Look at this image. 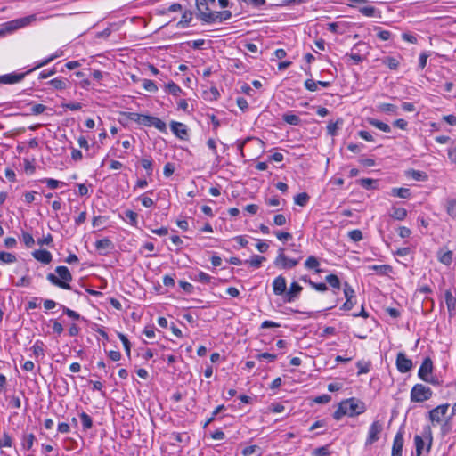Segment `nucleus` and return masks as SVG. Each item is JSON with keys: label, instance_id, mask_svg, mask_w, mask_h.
Here are the masks:
<instances>
[{"label": "nucleus", "instance_id": "1", "mask_svg": "<svg viewBox=\"0 0 456 456\" xmlns=\"http://www.w3.org/2000/svg\"><path fill=\"white\" fill-rule=\"evenodd\" d=\"M365 411L366 406L362 401L355 397H351L342 401L338 404V409L333 413V418L336 420H339L345 415L354 417L365 412Z\"/></svg>", "mask_w": 456, "mask_h": 456}, {"label": "nucleus", "instance_id": "2", "mask_svg": "<svg viewBox=\"0 0 456 456\" xmlns=\"http://www.w3.org/2000/svg\"><path fill=\"white\" fill-rule=\"evenodd\" d=\"M433 444V436L430 427H425L422 435L414 436L416 456H428Z\"/></svg>", "mask_w": 456, "mask_h": 456}, {"label": "nucleus", "instance_id": "3", "mask_svg": "<svg viewBox=\"0 0 456 456\" xmlns=\"http://www.w3.org/2000/svg\"><path fill=\"white\" fill-rule=\"evenodd\" d=\"M56 276L53 273H48L46 279L54 286L63 289H71L69 282L72 281V275L67 266H57L55 268Z\"/></svg>", "mask_w": 456, "mask_h": 456}, {"label": "nucleus", "instance_id": "4", "mask_svg": "<svg viewBox=\"0 0 456 456\" xmlns=\"http://www.w3.org/2000/svg\"><path fill=\"white\" fill-rule=\"evenodd\" d=\"M45 17L37 18V14H31L27 17H22L20 19H16L3 24V28L1 30L4 31V35L9 32H12L16 29L24 28L29 25L31 22L36 20H43Z\"/></svg>", "mask_w": 456, "mask_h": 456}, {"label": "nucleus", "instance_id": "5", "mask_svg": "<svg viewBox=\"0 0 456 456\" xmlns=\"http://www.w3.org/2000/svg\"><path fill=\"white\" fill-rule=\"evenodd\" d=\"M433 362L429 357H426L418 371V376L420 379L432 385H439L438 378L432 375Z\"/></svg>", "mask_w": 456, "mask_h": 456}, {"label": "nucleus", "instance_id": "6", "mask_svg": "<svg viewBox=\"0 0 456 456\" xmlns=\"http://www.w3.org/2000/svg\"><path fill=\"white\" fill-rule=\"evenodd\" d=\"M433 391L423 384H416L411 390V401L412 403H423L432 397Z\"/></svg>", "mask_w": 456, "mask_h": 456}, {"label": "nucleus", "instance_id": "7", "mask_svg": "<svg viewBox=\"0 0 456 456\" xmlns=\"http://www.w3.org/2000/svg\"><path fill=\"white\" fill-rule=\"evenodd\" d=\"M449 406V403H444L429 411L428 418L432 424H440L442 422Z\"/></svg>", "mask_w": 456, "mask_h": 456}, {"label": "nucleus", "instance_id": "8", "mask_svg": "<svg viewBox=\"0 0 456 456\" xmlns=\"http://www.w3.org/2000/svg\"><path fill=\"white\" fill-rule=\"evenodd\" d=\"M298 262H299L298 259H289L284 255V249L280 248L279 254H278L277 257L275 258L273 264L275 265V266L281 268V269H290V268L295 267L298 264Z\"/></svg>", "mask_w": 456, "mask_h": 456}, {"label": "nucleus", "instance_id": "9", "mask_svg": "<svg viewBox=\"0 0 456 456\" xmlns=\"http://www.w3.org/2000/svg\"><path fill=\"white\" fill-rule=\"evenodd\" d=\"M344 295L346 297V302L340 307L341 310L349 311L351 310L355 304V292L354 289L348 284V282H344Z\"/></svg>", "mask_w": 456, "mask_h": 456}, {"label": "nucleus", "instance_id": "10", "mask_svg": "<svg viewBox=\"0 0 456 456\" xmlns=\"http://www.w3.org/2000/svg\"><path fill=\"white\" fill-rule=\"evenodd\" d=\"M383 430L382 423L379 420L374 421L369 428L368 436L365 442L366 445H370L379 439V434Z\"/></svg>", "mask_w": 456, "mask_h": 456}, {"label": "nucleus", "instance_id": "11", "mask_svg": "<svg viewBox=\"0 0 456 456\" xmlns=\"http://www.w3.org/2000/svg\"><path fill=\"white\" fill-rule=\"evenodd\" d=\"M216 0H196V6H197V16L200 18L202 21L206 22V20L208 18L206 15L212 14L213 12H209V4H214Z\"/></svg>", "mask_w": 456, "mask_h": 456}, {"label": "nucleus", "instance_id": "12", "mask_svg": "<svg viewBox=\"0 0 456 456\" xmlns=\"http://www.w3.org/2000/svg\"><path fill=\"white\" fill-rule=\"evenodd\" d=\"M396 367L399 372L406 373L412 368V361L409 359L403 352H399L396 355Z\"/></svg>", "mask_w": 456, "mask_h": 456}, {"label": "nucleus", "instance_id": "13", "mask_svg": "<svg viewBox=\"0 0 456 456\" xmlns=\"http://www.w3.org/2000/svg\"><path fill=\"white\" fill-rule=\"evenodd\" d=\"M302 290V286L296 281L292 282L284 296L285 302L291 303L295 301L299 297Z\"/></svg>", "mask_w": 456, "mask_h": 456}, {"label": "nucleus", "instance_id": "14", "mask_svg": "<svg viewBox=\"0 0 456 456\" xmlns=\"http://www.w3.org/2000/svg\"><path fill=\"white\" fill-rule=\"evenodd\" d=\"M403 443V432L399 430L394 437L391 456H402Z\"/></svg>", "mask_w": 456, "mask_h": 456}, {"label": "nucleus", "instance_id": "15", "mask_svg": "<svg viewBox=\"0 0 456 456\" xmlns=\"http://www.w3.org/2000/svg\"><path fill=\"white\" fill-rule=\"evenodd\" d=\"M273 290L276 296H282L287 291L286 279L282 275H279L273 281Z\"/></svg>", "mask_w": 456, "mask_h": 456}, {"label": "nucleus", "instance_id": "16", "mask_svg": "<svg viewBox=\"0 0 456 456\" xmlns=\"http://www.w3.org/2000/svg\"><path fill=\"white\" fill-rule=\"evenodd\" d=\"M170 128L171 131L177 136L178 138L182 140H185L188 137V129L186 125L177 122V121H172L170 123Z\"/></svg>", "mask_w": 456, "mask_h": 456}, {"label": "nucleus", "instance_id": "17", "mask_svg": "<svg viewBox=\"0 0 456 456\" xmlns=\"http://www.w3.org/2000/svg\"><path fill=\"white\" fill-rule=\"evenodd\" d=\"M28 75L27 72L24 73H10L0 76V83L1 84H16L24 79V77Z\"/></svg>", "mask_w": 456, "mask_h": 456}, {"label": "nucleus", "instance_id": "18", "mask_svg": "<svg viewBox=\"0 0 456 456\" xmlns=\"http://www.w3.org/2000/svg\"><path fill=\"white\" fill-rule=\"evenodd\" d=\"M208 20H206L207 23H213L216 21H224L229 20L232 17V12L230 11H223V12H213L212 14L206 15Z\"/></svg>", "mask_w": 456, "mask_h": 456}, {"label": "nucleus", "instance_id": "19", "mask_svg": "<svg viewBox=\"0 0 456 456\" xmlns=\"http://www.w3.org/2000/svg\"><path fill=\"white\" fill-rule=\"evenodd\" d=\"M124 115H126L127 117V118L130 119L131 121H134V122L141 124V125H144L146 126H149V120H151L150 119L151 116H149V115H143V114H139V113H135V112H127V113H124Z\"/></svg>", "mask_w": 456, "mask_h": 456}, {"label": "nucleus", "instance_id": "20", "mask_svg": "<svg viewBox=\"0 0 456 456\" xmlns=\"http://www.w3.org/2000/svg\"><path fill=\"white\" fill-rule=\"evenodd\" d=\"M32 255L35 259L45 265L52 261V254L46 249L35 250Z\"/></svg>", "mask_w": 456, "mask_h": 456}, {"label": "nucleus", "instance_id": "21", "mask_svg": "<svg viewBox=\"0 0 456 456\" xmlns=\"http://www.w3.org/2000/svg\"><path fill=\"white\" fill-rule=\"evenodd\" d=\"M62 54V52L61 51H57L56 53H53L52 55H50L49 57L45 58V60L41 61H38L36 66L32 69H30L29 70L27 71L28 74H29L30 72L41 68V67H44L45 65H47L48 63H50L51 61H53V60H55L56 58L60 57L61 55Z\"/></svg>", "mask_w": 456, "mask_h": 456}, {"label": "nucleus", "instance_id": "22", "mask_svg": "<svg viewBox=\"0 0 456 456\" xmlns=\"http://www.w3.org/2000/svg\"><path fill=\"white\" fill-rule=\"evenodd\" d=\"M444 298H445V303H446L448 312H449L450 315H452V314H453V311L456 308V297H453L451 290H446L444 293Z\"/></svg>", "mask_w": 456, "mask_h": 456}, {"label": "nucleus", "instance_id": "23", "mask_svg": "<svg viewBox=\"0 0 456 456\" xmlns=\"http://www.w3.org/2000/svg\"><path fill=\"white\" fill-rule=\"evenodd\" d=\"M380 61L392 70L397 69L400 64L399 59L393 56H386Z\"/></svg>", "mask_w": 456, "mask_h": 456}, {"label": "nucleus", "instance_id": "24", "mask_svg": "<svg viewBox=\"0 0 456 456\" xmlns=\"http://www.w3.org/2000/svg\"><path fill=\"white\" fill-rule=\"evenodd\" d=\"M367 121L370 126H372L385 133H389L391 131V127L389 126V125H387L382 121H379L376 118H369L367 119Z\"/></svg>", "mask_w": 456, "mask_h": 456}, {"label": "nucleus", "instance_id": "25", "mask_svg": "<svg viewBox=\"0 0 456 456\" xmlns=\"http://www.w3.org/2000/svg\"><path fill=\"white\" fill-rule=\"evenodd\" d=\"M319 260L314 256H310L305 262V266L306 269L314 270L317 273L322 272V270L319 269Z\"/></svg>", "mask_w": 456, "mask_h": 456}, {"label": "nucleus", "instance_id": "26", "mask_svg": "<svg viewBox=\"0 0 456 456\" xmlns=\"http://www.w3.org/2000/svg\"><path fill=\"white\" fill-rule=\"evenodd\" d=\"M189 277L191 280L203 283V284H208L212 280V277L209 274H208L202 271H200L195 275H190Z\"/></svg>", "mask_w": 456, "mask_h": 456}, {"label": "nucleus", "instance_id": "27", "mask_svg": "<svg viewBox=\"0 0 456 456\" xmlns=\"http://www.w3.org/2000/svg\"><path fill=\"white\" fill-rule=\"evenodd\" d=\"M69 81L62 77H55L48 82V84L57 90H63L67 88Z\"/></svg>", "mask_w": 456, "mask_h": 456}, {"label": "nucleus", "instance_id": "28", "mask_svg": "<svg viewBox=\"0 0 456 456\" xmlns=\"http://www.w3.org/2000/svg\"><path fill=\"white\" fill-rule=\"evenodd\" d=\"M361 46L367 47L365 44L358 43L354 45V46L352 49V53L348 55L354 61L355 64L361 63L364 60V57L360 53L354 52Z\"/></svg>", "mask_w": 456, "mask_h": 456}, {"label": "nucleus", "instance_id": "29", "mask_svg": "<svg viewBox=\"0 0 456 456\" xmlns=\"http://www.w3.org/2000/svg\"><path fill=\"white\" fill-rule=\"evenodd\" d=\"M150 119L151 120H149L148 126H154L160 132H166L167 126H166V123L164 121H162L159 118L151 117V116L150 117Z\"/></svg>", "mask_w": 456, "mask_h": 456}, {"label": "nucleus", "instance_id": "30", "mask_svg": "<svg viewBox=\"0 0 456 456\" xmlns=\"http://www.w3.org/2000/svg\"><path fill=\"white\" fill-rule=\"evenodd\" d=\"M95 248L98 250H102V249L110 250V249L113 248V244H112V242H111V240L110 239L104 238V239H101V240H96Z\"/></svg>", "mask_w": 456, "mask_h": 456}, {"label": "nucleus", "instance_id": "31", "mask_svg": "<svg viewBox=\"0 0 456 456\" xmlns=\"http://www.w3.org/2000/svg\"><path fill=\"white\" fill-rule=\"evenodd\" d=\"M390 216L395 220L402 221L407 216V210L403 208H393Z\"/></svg>", "mask_w": 456, "mask_h": 456}, {"label": "nucleus", "instance_id": "32", "mask_svg": "<svg viewBox=\"0 0 456 456\" xmlns=\"http://www.w3.org/2000/svg\"><path fill=\"white\" fill-rule=\"evenodd\" d=\"M342 118H338L336 122L330 121L327 126V132L330 135L334 136L339 128V125H342Z\"/></svg>", "mask_w": 456, "mask_h": 456}, {"label": "nucleus", "instance_id": "33", "mask_svg": "<svg viewBox=\"0 0 456 456\" xmlns=\"http://www.w3.org/2000/svg\"><path fill=\"white\" fill-rule=\"evenodd\" d=\"M282 119L292 126H298L301 123V120L298 116L291 113H286L282 116Z\"/></svg>", "mask_w": 456, "mask_h": 456}, {"label": "nucleus", "instance_id": "34", "mask_svg": "<svg viewBox=\"0 0 456 456\" xmlns=\"http://www.w3.org/2000/svg\"><path fill=\"white\" fill-rule=\"evenodd\" d=\"M79 417H80V419H81V422L83 425V428L85 430H88V429L92 428L93 420H92V418L86 412H84V411L81 412L79 414Z\"/></svg>", "mask_w": 456, "mask_h": 456}, {"label": "nucleus", "instance_id": "35", "mask_svg": "<svg viewBox=\"0 0 456 456\" xmlns=\"http://www.w3.org/2000/svg\"><path fill=\"white\" fill-rule=\"evenodd\" d=\"M35 439L36 437L34 434L24 435L21 443L22 447L27 450H30L34 444Z\"/></svg>", "mask_w": 456, "mask_h": 456}, {"label": "nucleus", "instance_id": "36", "mask_svg": "<svg viewBox=\"0 0 456 456\" xmlns=\"http://www.w3.org/2000/svg\"><path fill=\"white\" fill-rule=\"evenodd\" d=\"M446 212L447 214L452 217L456 218V200L449 199L446 203Z\"/></svg>", "mask_w": 456, "mask_h": 456}, {"label": "nucleus", "instance_id": "37", "mask_svg": "<svg viewBox=\"0 0 456 456\" xmlns=\"http://www.w3.org/2000/svg\"><path fill=\"white\" fill-rule=\"evenodd\" d=\"M142 167L146 170L148 176H151L153 172V162L151 158H143L141 159Z\"/></svg>", "mask_w": 456, "mask_h": 456}, {"label": "nucleus", "instance_id": "38", "mask_svg": "<svg viewBox=\"0 0 456 456\" xmlns=\"http://www.w3.org/2000/svg\"><path fill=\"white\" fill-rule=\"evenodd\" d=\"M392 195L402 199H407L410 197L411 192L410 190L407 188H393Z\"/></svg>", "mask_w": 456, "mask_h": 456}, {"label": "nucleus", "instance_id": "39", "mask_svg": "<svg viewBox=\"0 0 456 456\" xmlns=\"http://www.w3.org/2000/svg\"><path fill=\"white\" fill-rule=\"evenodd\" d=\"M309 200V195L306 192H301L295 196L294 202L295 204L304 207L307 204Z\"/></svg>", "mask_w": 456, "mask_h": 456}, {"label": "nucleus", "instance_id": "40", "mask_svg": "<svg viewBox=\"0 0 456 456\" xmlns=\"http://www.w3.org/2000/svg\"><path fill=\"white\" fill-rule=\"evenodd\" d=\"M358 368L357 375L368 373L370 370L371 363L370 362L359 361L356 363Z\"/></svg>", "mask_w": 456, "mask_h": 456}, {"label": "nucleus", "instance_id": "41", "mask_svg": "<svg viewBox=\"0 0 456 456\" xmlns=\"http://www.w3.org/2000/svg\"><path fill=\"white\" fill-rule=\"evenodd\" d=\"M370 270H373L381 275H386L391 271V266L388 265H370L369 266Z\"/></svg>", "mask_w": 456, "mask_h": 456}, {"label": "nucleus", "instance_id": "42", "mask_svg": "<svg viewBox=\"0 0 456 456\" xmlns=\"http://www.w3.org/2000/svg\"><path fill=\"white\" fill-rule=\"evenodd\" d=\"M378 109L381 112L396 114L397 107L391 103H381L378 106Z\"/></svg>", "mask_w": 456, "mask_h": 456}, {"label": "nucleus", "instance_id": "43", "mask_svg": "<svg viewBox=\"0 0 456 456\" xmlns=\"http://www.w3.org/2000/svg\"><path fill=\"white\" fill-rule=\"evenodd\" d=\"M16 261V256L8 252L0 251V263L12 264Z\"/></svg>", "mask_w": 456, "mask_h": 456}, {"label": "nucleus", "instance_id": "44", "mask_svg": "<svg viewBox=\"0 0 456 456\" xmlns=\"http://www.w3.org/2000/svg\"><path fill=\"white\" fill-rule=\"evenodd\" d=\"M325 281L334 289L340 288V280L336 274H329L326 276Z\"/></svg>", "mask_w": 456, "mask_h": 456}, {"label": "nucleus", "instance_id": "45", "mask_svg": "<svg viewBox=\"0 0 456 456\" xmlns=\"http://www.w3.org/2000/svg\"><path fill=\"white\" fill-rule=\"evenodd\" d=\"M375 30L377 31V37L382 41H387L392 37V33L390 31L384 30L380 27H377Z\"/></svg>", "mask_w": 456, "mask_h": 456}, {"label": "nucleus", "instance_id": "46", "mask_svg": "<svg viewBox=\"0 0 456 456\" xmlns=\"http://www.w3.org/2000/svg\"><path fill=\"white\" fill-rule=\"evenodd\" d=\"M166 88L169 94L175 96H177L180 93H182L181 87L173 81L169 82L166 86Z\"/></svg>", "mask_w": 456, "mask_h": 456}, {"label": "nucleus", "instance_id": "47", "mask_svg": "<svg viewBox=\"0 0 456 456\" xmlns=\"http://www.w3.org/2000/svg\"><path fill=\"white\" fill-rule=\"evenodd\" d=\"M142 86L147 92L155 93L158 91V87L152 80L143 79Z\"/></svg>", "mask_w": 456, "mask_h": 456}, {"label": "nucleus", "instance_id": "48", "mask_svg": "<svg viewBox=\"0 0 456 456\" xmlns=\"http://www.w3.org/2000/svg\"><path fill=\"white\" fill-rule=\"evenodd\" d=\"M358 10L362 15L366 17H373L376 13V8L371 5L362 6Z\"/></svg>", "mask_w": 456, "mask_h": 456}, {"label": "nucleus", "instance_id": "49", "mask_svg": "<svg viewBox=\"0 0 456 456\" xmlns=\"http://www.w3.org/2000/svg\"><path fill=\"white\" fill-rule=\"evenodd\" d=\"M438 259L441 263L449 265L452 261V252L448 250L443 254H439Z\"/></svg>", "mask_w": 456, "mask_h": 456}, {"label": "nucleus", "instance_id": "50", "mask_svg": "<svg viewBox=\"0 0 456 456\" xmlns=\"http://www.w3.org/2000/svg\"><path fill=\"white\" fill-rule=\"evenodd\" d=\"M41 182L45 183L47 185V187L52 190L56 189L60 184L65 185V183L63 182H60V181L53 179V178H45Z\"/></svg>", "mask_w": 456, "mask_h": 456}, {"label": "nucleus", "instance_id": "51", "mask_svg": "<svg viewBox=\"0 0 456 456\" xmlns=\"http://www.w3.org/2000/svg\"><path fill=\"white\" fill-rule=\"evenodd\" d=\"M12 445V439L7 432H4L2 438H0V448L11 447Z\"/></svg>", "mask_w": 456, "mask_h": 456}, {"label": "nucleus", "instance_id": "52", "mask_svg": "<svg viewBox=\"0 0 456 456\" xmlns=\"http://www.w3.org/2000/svg\"><path fill=\"white\" fill-rule=\"evenodd\" d=\"M125 216L129 220V224L133 226H137V213L133 210H126Z\"/></svg>", "mask_w": 456, "mask_h": 456}, {"label": "nucleus", "instance_id": "53", "mask_svg": "<svg viewBox=\"0 0 456 456\" xmlns=\"http://www.w3.org/2000/svg\"><path fill=\"white\" fill-rule=\"evenodd\" d=\"M223 410H224V405H223V404H222V405L217 406V407L213 411L211 417H210V418H208V419L205 421V423H204V425H203V428H206V427H207V426H208L210 423H212V422L214 421L215 418H216V416H217V415H218V414H219Z\"/></svg>", "mask_w": 456, "mask_h": 456}, {"label": "nucleus", "instance_id": "54", "mask_svg": "<svg viewBox=\"0 0 456 456\" xmlns=\"http://www.w3.org/2000/svg\"><path fill=\"white\" fill-rule=\"evenodd\" d=\"M31 349L36 356L44 355V344L42 341H36Z\"/></svg>", "mask_w": 456, "mask_h": 456}, {"label": "nucleus", "instance_id": "55", "mask_svg": "<svg viewBox=\"0 0 456 456\" xmlns=\"http://www.w3.org/2000/svg\"><path fill=\"white\" fill-rule=\"evenodd\" d=\"M192 19L191 12H184L182 15L181 20L178 22V25H182L183 28L187 27Z\"/></svg>", "mask_w": 456, "mask_h": 456}, {"label": "nucleus", "instance_id": "56", "mask_svg": "<svg viewBox=\"0 0 456 456\" xmlns=\"http://www.w3.org/2000/svg\"><path fill=\"white\" fill-rule=\"evenodd\" d=\"M172 437L177 443H188L190 436L186 433H173Z\"/></svg>", "mask_w": 456, "mask_h": 456}, {"label": "nucleus", "instance_id": "57", "mask_svg": "<svg viewBox=\"0 0 456 456\" xmlns=\"http://www.w3.org/2000/svg\"><path fill=\"white\" fill-rule=\"evenodd\" d=\"M61 307L62 308L63 314L68 315L69 318L73 320H79L81 318L80 314L76 311L71 310L65 305H61Z\"/></svg>", "mask_w": 456, "mask_h": 456}, {"label": "nucleus", "instance_id": "58", "mask_svg": "<svg viewBox=\"0 0 456 456\" xmlns=\"http://www.w3.org/2000/svg\"><path fill=\"white\" fill-rule=\"evenodd\" d=\"M118 336L124 345L126 354L129 356L131 353V344L129 340L127 339L126 336L124 335L123 333H118Z\"/></svg>", "mask_w": 456, "mask_h": 456}, {"label": "nucleus", "instance_id": "59", "mask_svg": "<svg viewBox=\"0 0 456 456\" xmlns=\"http://www.w3.org/2000/svg\"><path fill=\"white\" fill-rule=\"evenodd\" d=\"M265 260V258L264 256L255 255L248 262L250 264L251 266L258 268Z\"/></svg>", "mask_w": 456, "mask_h": 456}, {"label": "nucleus", "instance_id": "60", "mask_svg": "<svg viewBox=\"0 0 456 456\" xmlns=\"http://www.w3.org/2000/svg\"><path fill=\"white\" fill-rule=\"evenodd\" d=\"M9 400V406L14 409H20L21 406V401L17 395H11L7 398Z\"/></svg>", "mask_w": 456, "mask_h": 456}, {"label": "nucleus", "instance_id": "61", "mask_svg": "<svg viewBox=\"0 0 456 456\" xmlns=\"http://www.w3.org/2000/svg\"><path fill=\"white\" fill-rule=\"evenodd\" d=\"M348 237L354 242H358L362 240V231L355 229L352 230L348 232Z\"/></svg>", "mask_w": 456, "mask_h": 456}, {"label": "nucleus", "instance_id": "62", "mask_svg": "<svg viewBox=\"0 0 456 456\" xmlns=\"http://www.w3.org/2000/svg\"><path fill=\"white\" fill-rule=\"evenodd\" d=\"M358 182L363 188L367 190L374 188L373 184L377 183L376 180L370 178H362Z\"/></svg>", "mask_w": 456, "mask_h": 456}, {"label": "nucleus", "instance_id": "63", "mask_svg": "<svg viewBox=\"0 0 456 456\" xmlns=\"http://www.w3.org/2000/svg\"><path fill=\"white\" fill-rule=\"evenodd\" d=\"M330 454L329 446H321L314 450V456H327Z\"/></svg>", "mask_w": 456, "mask_h": 456}, {"label": "nucleus", "instance_id": "64", "mask_svg": "<svg viewBox=\"0 0 456 456\" xmlns=\"http://www.w3.org/2000/svg\"><path fill=\"white\" fill-rule=\"evenodd\" d=\"M22 240L28 248H31L35 243L33 236L28 232H22Z\"/></svg>", "mask_w": 456, "mask_h": 456}]
</instances>
